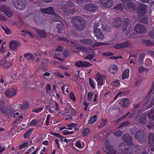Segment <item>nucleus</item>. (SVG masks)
Here are the masks:
<instances>
[{
    "mask_svg": "<svg viewBox=\"0 0 154 154\" xmlns=\"http://www.w3.org/2000/svg\"><path fill=\"white\" fill-rule=\"evenodd\" d=\"M20 107V105L7 103L5 104L2 101L0 102V112L6 115H11L12 113L15 114V110Z\"/></svg>",
    "mask_w": 154,
    "mask_h": 154,
    "instance_id": "f257e3e1",
    "label": "nucleus"
},
{
    "mask_svg": "<svg viewBox=\"0 0 154 154\" xmlns=\"http://www.w3.org/2000/svg\"><path fill=\"white\" fill-rule=\"evenodd\" d=\"M71 23L77 30H82L85 27V22L82 18L79 17H73Z\"/></svg>",
    "mask_w": 154,
    "mask_h": 154,
    "instance_id": "f03ea898",
    "label": "nucleus"
},
{
    "mask_svg": "<svg viewBox=\"0 0 154 154\" xmlns=\"http://www.w3.org/2000/svg\"><path fill=\"white\" fill-rule=\"evenodd\" d=\"M74 4L72 2H66L63 3L61 5V7L64 12L68 15L69 13L73 14L75 11L73 8Z\"/></svg>",
    "mask_w": 154,
    "mask_h": 154,
    "instance_id": "7ed1b4c3",
    "label": "nucleus"
},
{
    "mask_svg": "<svg viewBox=\"0 0 154 154\" xmlns=\"http://www.w3.org/2000/svg\"><path fill=\"white\" fill-rule=\"evenodd\" d=\"M119 147L121 151L118 152V154H133L131 150L128 147V145L124 142L119 144Z\"/></svg>",
    "mask_w": 154,
    "mask_h": 154,
    "instance_id": "20e7f679",
    "label": "nucleus"
},
{
    "mask_svg": "<svg viewBox=\"0 0 154 154\" xmlns=\"http://www.w3.org/2000/svg\"><path fill=\"white\" fill-rule=\"evenodd\" d=\"M13 3L15 7L20 10L24 9L26 7V0H17Z\"/></svg>",
    "mask_w": 154,
    "mask_h": 154,
    "instance_id": "39448f33",
    "label": "nucleus"
},
{
    "mask_svg": "<svg viewBox=\"0 0 154 154\" xmlns=\"http://www.w3.org/2000/svg\"><path fill=\"white\" fill-rule=\"evenodd\" d=\"M98 23L97 22H95L94 24V33L97 38L101 40H102L104 37L99 28H98Z\"/></svg>",
    "mask_w": 154,
    "mask_h": 154,
    "instance_id": "423d86ee",
    "label": "nucleus"
},
{
    "mask_svg": "<svg viewBox=\"0 0 154 154\" xmlns=\"http://www.w3.org/2000/svg\"><path fill=\"white\" fill-rule=\"evenodd\" d=\"M134 119L137 122L143 124L145 123L146 121V115L141 113H139Z\"/></svg>",
    "mask_w": 154,
    "mask_h": 154,
    "instance_id": "0eeeda50",
    "label": "nucleus"
},
{
    "mask_svg": "<svg viewBox=\"0 0 154 154\" xmlns=\"http://www.w3.org/2000/svg\"><path fill=\"white\" fill-rule=\"evenodd\" d=\"M105 152L108 154H115L116 151L114 149V147L110 145L107 140L105 142Z\"/></svg>",
    "mask_w": 154,
    "mask_h": 154,
    "instance_id": "6e6552de",
    "label": "nucleus"
},
{
    "mask_svg": "<svg viewBox=\"0 0 154 154\" xmlns=\"http://www.w3.org/2000/svg\"><path fill=\"white\" fill-rule=\"evenodd\" d=\"M0 10L9 17H11L13 15V12L10 10V8L8 6H0Z\"/></svg>",
    "mask_w": 154,
    "mask_h": 154,
    "instance_id": "1a4fd4ad",
    "label": "nucleus"
},
{
    "mask_svg": "<svg viewBox=\"0 0 154 154\" xmlns=\"http://www.w3.org/2000/svg\"><path fill=\"white\" fill-rule=\"evenodd\" d=\"M147 6L144 4H140L138 7V17L140 18L143 16L146 12Z\"/></svg>",
    "mask_w": 154,
    "mask_h": 154,
    "instance_id": "9d476101",
    "label": "nucleus"
},
{
    "mask_svg": "<svg viewBox=\"0 0 154 154\" xmlns=\"http://www.w3.org/2000/svg\"><path fill=\"white\" fill-rule=\"evenodd\" d=\"M135 137L140 142L145 141L146 139V136L143 131H137L135 135Z\"/></svg>",
    "mask_w": 154,
    "mask_h": 154,
    "instance_id": "9b49d317",
    "label": "nucleus"
},
{
    "mask_svg": "<svg viewBox=\"0 0 154 154\" xmlns=\"http://www.w3.org/2000/svg\"><path fill=\"white\" fill-rule=\"evenodd\" d=\"M134 30L138 33H142L146 32V29L143 25L138 24L136 25Z\"/></svg>",
    "mask_w": 154,
    "mask_h": 154,
    "instance_id": "f8f14e48",
    "label": "nucleus"
},
{
    "mask_svg": "<svg viewBox=\"0 0 154 154\" xmlns=\"http://www.w3.org/2000/svg\"><path fill=\"white\" fill-rule=\"evenodd\" d=\"M122 138L123 140L127 142L128 145L129 146L134 145L132 143V139L128 134H123L122 136Z\"/></svg>",
    "mask_w": 154,
    "mask_h": 154,
    "instance_id": "ddd939ff",
    "label": "nucleus"
},
{
    "mask_svg": "<svg viewBox=\"0 0 154 154\" xmlns=\"http://www.w3.org/2000/svg\"><path fill=\"white\" fill-rule=\"evenodd\" d=\"M75 65L79 67H87L91 66L92 64L86 61L83 62L82 60H78L75 63Z\"/></svg>",
    "mask_w": 154,
    "mask_h": 154,
    "instance_id": "4468645a",
    "label": "nucleus"
},
{
    "mask_svg": "<svg viewBox=\"0 0 154 154\" xmlns=\"http://www.w3.org/2000/svg\"><path fill=\"white\" fill-rule=\"evenodd\" d=\"M99 1L101 5L105 7H111L113 4L112 0H99Z\"/></svg>",
    "mask_w": 154,
    "mask_h": 154,
    "instance_id": "2eb2a0df",
    "label": "nucleus"
},
{
    "mask_svg": "<svg viewBox=\"0 0 154 154\" xmlns=\"http://www.w3.org/2000/svg\"><path fill=\"white\" fill-rule=\"evenodd\" d=\"M97 7L92 3H88L85 5V10L89 12H93L96 10Z\"/></svg>",
    "mask_w": 154,
    "mask_h": 154,
    "instance_id": "dca6fc26",
    "label": "nucleus"
},
{
    "mask_svg": "<svg viewBox=\"0 0 154 154\" xmlns=\"http://www.w3.org/2000/svg\"><path fill=\"white\" fill-rule=\"evenodd\" d=\"M20 45V43L16 41H11L9 43L10 48L13 51L16 50Z\"/></svg>",
    "mask_w": 154,
    "mask_h": 154,
    "instance_id": "f3484780",
    "label": "nucleus"
},
{
    "mask_svg": "<svg viewBox=\"0 0 154 154\" xmlns=\"http://www.w3.org/2000/svg\"><path fill=\"white\" fill-rule=\"evenodd\" d=\"M16 90L15 89H9L7 90L5 92L6 96L9 98H11L16 94Z\"/></svg>",
    "mask_w": 154,
    "mask_h": 154,
    "instance_id": "a211bd4d",
    "label": "nucleus"
},
{
    "mask_svg": "<svg viewBox=\"0 0 154 154\" xmlns=\"http://www.w3.org/2000/svg\"><path fill=\"white\" fill-rule=\"evenodd\" d=\"M7 59L6 58H3L0 61V65L3 66L4 68L7 69L11 66L12 64V62H7Z\"/></svg>",
    "mask_w": 154,
    "mask_h": 154,
    "instance_id": "6ab92c4d",
    "label": "nucleus"
},
{
    "mask_svg": "<svg viewBox=\"0 0 154 154\" xmlns=\"http://www.w3.org/2000/svg\"><path fill=\"white\" fill-rule=\"evenodd\" d=\"M40 11L44 13H46L48 14H52L54 13L55 12L54 9L50 7L46 8H42L40 9Z\"/></svg>",
    "mask_w": 154,
    "mask_h": 154,
    "instance_id": "aec40b11",
    "label": "nucleus"
},
{
    "mask_svg": "<svg viewBox=\"0 0 154 154\" xmlns=\"http://www.w3.org/2000/svg\"><path fill=\"white\" fill-rule=\"evenodd\" d=\"M96 81L98 85H102L103 84V80L105 79V76L99 73H98L96 75Z\"/></svg>",
    "mask_w": 154,
    "mask_h": 154,
    "instance_id": "412c9836",
    "label": "nucleus"
},
{
    "mask_svg": "<svg viewBox=\"0 0 154 154\" xmlns=\"http://www.w3.org/2000/svg\"><path fill=\"white\" fill-rule=\"evenodd\" d=\"M119 104L123 108H127L129 104V100L127 99H122L119 103Z\"/></svg>",
    "mask_w": 154,
    "mask_h": 154,
    "instance_id": "4be33fe9",
    "label": "nucleus"
},
{
    "mask_svg": "<svg viewBox=\"0 0 154 154\" xmlns=\"http://www.w3.org/2000/svg\"><path fill=\"white\" fill-rule=\"evenodd\" d=\"M148 141L149 145L150 146H152L154 145V134H150L148 135Z\"/></svg>",
    "mask_w": 154,
    "mask_h": 154,
    "instance_id": "5701e85b",
    "label": "nucleus"
},
{
    "mask_svg": "<svg viewBox=\"0 0 154 154\" xmlns=\"http://www.w3.org/2000/svg\"><path fill=\"white\" fill-rule=\"evenodd\" d=\"M36 32L37 35L40 37L46 38L47 36V34L44 31L38 29L36 30Z\"/></svg>",
    "mask_w": 154,
    "mask_h": 154,
    "instance_id": "b1692460",
    "label": "nucleus"
},
{
    "mask_svg": "<svg viewBox=\"0 0 154 154\" xmlns=\"http://www.w3.org/2000/svg\"><path fill=\"white\" fill-rule=\"evenodd\" d=\"M61 19V17L56 13L55 12L53 14L51 17V20L53 21H59Z\"/></svg>",
    "mask_w": 154,
    "mask_h": 154,
    "instance_id": "393cba45",
    "label": "nucleus"
},
{
    "mask_svg": "<svg viewBox=\"0 0 154 154\" xmlns=\"http://www.w3.org/2000/svg\"><path fill=\"white\" fill-rule=\"evenodd\" d=\"M80 42L81 43L86 45H91L94 43L93 41L88 38L81 40Z\"/></svg>",
    "mask_w": 154,
    "mask_h": 154,
    "instance_id": "a878e982",
    "label": "nucleus"
},
{
    "mask_svg": "<svg viewBox=\"0 0 154 154\" xmlns=\"http://www.w3.org/2000/svg\"><path fill=\"white\" fill-rule=\"evenodd\" d=\"M64 115H66V116H68L71 117L75 113V110L70 107L69 109H67Z\"/></svg>",
    "mask_w": 154,
    "mask_h": 154,
    "instance_id": "bb28decb",
    "label": "nucleus"
},
{
    "mask_svg": "<svg viewBox=\"0 0 154 154\" xmlns=\"http://www.w3.org/2000/svg\"><path fill=\"white\" fill-rule=\"evenodd\" d=\"M108 71L111 73L115 74L117 72V68L115 65H112L110 66Z\"/></svg>",
    "mask_w": 154,
    "mask_h": 154,
    "instance_id": "cd10ccee",
    "label": "nucleus"
},
{
    "mask_svg": "<svg viewBox=\"0 0 154 154\" xmlns=\"http://www.w3.org/2000/svg\"><path fill=\"white\" fill-rule=\"evenodd\" d=\"M121 2L123 5L124 7L127 10L128 9V5L129 4H130L129 0H121Z\"/></svg>",
    "mask_w": 154,
    "mask_h": 154,
    "instance_id": "c85d7f7f",
    "label": "nucleus"
},
{
    "mask_svg": "<svg viewBox=\"0 0 154 154\" xmlns=\"http://www.w3.org/2000/svg\"><path fill=\"white\" fill-rule=\"evenodd\" d=\"M129 69H128L125 70L123 73L122 76V79H125L128 78L129 76Z\"/></svg>",
    "mask_w": 154,
    "mask_h": 154,
    "instance_id": "c756f323",
    "label": "nucleus"
},
{
    "mask_svg": "<svg viewBox=\"0 0 154 154\" xmlns=\"http://www.w3.org/2000/svg\"><path fill=\"white\" fill-rule=\"evenodd\" d=\"M147 115L149 118L154 120V109H151L148 111Z\"/></svg>",
    "mask_w": 154,
    "mask_h": 154,
    "instance_id": "7c9ffc66",
    "label": "nucleus"
},
{
    "mask_svg": "<svg viewBox=\"0 0 154 154\" xmlns=\"http://www.w3.org/2000/svg\"><path fill=\"white\" fill-rule=\"evenodd\" d=\"M97 120V116H96L91 117L89 119L88 121V124H92L96 122Z\"/></svg>",
    "mask_w": 154,
    "mask_h": 154,
    "instance_id": "2f4dec72",
    "label": "nucleus"
},
{
    "mask_svg": "<svg viewBox=\"0 0 154 154\" xmlns=\"http://www.w3.org/2000/svg\"><path fill=\"white\" fill-rule=\"evenodd\" d=\"M128 115H129V116H128V118H130L132 117L134 115V113H131L130 112H128L126 115H125L122 118L119 119H118L117 121L119 122L122 119H124L127 117V116H128Z\"/></svg>",
    "mask_w": 154,
    "mask_h": 154,
    "instance_id": "473e14b6",
    "label": "nucleus"
},
{
    "mask_svg": "<svg viewBox=\"0 0 154 154\" xmlns=\"http://www.w3.org/2000/svg\"><path fill=\"white\" fill-rule=\"evenodd\" d=\"M24 57L25 58L28 60H33L34 59V57L32 54L30 53H27L24 55Z\"/></svg>",
    "mask_w": 154,
    "mask_h": 154,
    "instance_id": "72a5a7b5",
    "label": "nucleus"
},
{
    "mask_svg": "<svg viewBox=\"0 0 154 154\" xmlns=\"http://www.w3.org/2000/svg\"><path fill=\"white\" fill-rule=\"evenodd\" d=\"M122 23V20L119 18H116L114 22L115 26L117 27L120 26Z\"/></svg>",
    "mask_w": 154,
    "mask_h": 154,
    "instance_id": "f704fd0d",
    "label": "nucleus"
},
{
    "mask_svg": "<svg viewBox=\"0 0 154 154\" xmlns=\"http://www.w3.org/2000/svg\"><path fill=\"white\" fill-rule=\"evenodd\" d=\"M90 133V130L87 128H84L82 131V134L83 136H87Z\"/></svg>",
    "mask_w": 154,
    "mask_h": 154,
    "instance_id": "c9c22d12",
    "label": "nucleus"
},
{
    "mask_svg": "<svg viewBox=\"0 0 154 154\" xmlns=\"http://www.w3.org/2000/svg\"><path fill=\"white\" fill-rule=\"evenodd\" d=\"M130 4L128 5V11H129V10H131L133 11H134V9L135 8V5L134 4H133L132 3V2L130 0Z\"/></svg>",
    "mask_w": 154,
    "mask_h": 154,
    "instance_id": "e433bc0d",
    "label": "nucleus"
},
{
    "mask_svg": "<svg viewBox=\"0 0 154 154\" xmlns=\"http://www.w3.org/2000/svg\"><path fill=\"white\" fill-rule=\"evenodd\" d=\"M2 28L5 31L7 34H9L11 33V31L6 26L4 27L2 26Z\"/></svg>",
    "mask_w": 154,
    "mask_h": 154,
    "instance_id": "4c0bfd02",
    "label": "nucleus"
},
{
    "mask_svg": "<svg viewBox=\"0 0 154 154\" xmlns=\"http://www.w3.org/2000/svg\"><path fill=\"white\" fill-rule=\"evenodd\" d=\"M23 117L22 116H19L17 119L14 121L13 123L14 124L17 123L18 124L20 122H21L22 120Z\"/></svg>",
    "mask_w": 154,
    "mask_h": 154,
    "instance_id": "58836bf2",
    "label": "nucleus"
},
{
    "mask_svg": "<svg viewBox=\"0 0 154 154\" xmlns=\"http://www.w3.org/2000/svg\"><path fill=\"white\" fill-rule=\"evenodd\" d=\"M45 109L48 110L51 113H53L54 110V107L52 106L49 107V106H47L46 107Z\"/></svg>",
    "mask_w": 154,
    "mask_h": 154,
    "instance_id": "ea45409f",
    "label": "nucleus"
},
{
    "mask_svg": "<svg viewBox=\"0 0 154 154\" xmlns=\"http://www.w3.org/2000/svg\"><path fill=\"white\" fill-rule=\"evenodd\" d=\"M57 29L58 32L59 33H62V31L63 29V27L62 25L60 24H58L56 27Z\"/></svg>",
    "mask_w": 154,
    "mask_h": 154,
    "instance_id": "a19ab883",
    "label": "nucleus"
},
{
    "mask_svg": "<svg viewBox=\"0 0 154 154\" xmlns=\"http://www.w3.org/2000/svg\"><path fill=\"white\" fill-rule=\"evenodd\" d=\"M108 44H106L104 43H102V42H99V43H97L96 42L92 46L93 47H95L97 46H101L102 45H108Z\"/></svg>",
    "mask_w": 154,
    "mask_h": 154,
    "instance_id": "79ce46f5",
    "label": "nucleus"
},
{
    "mask_svg": "<svg viewBox=\"0 0 154 154\" xmlns=\"http://www.w3.org/2000/svg\"><path fill=\"white\" fill-rule=\"evenodd\" d=\"M144 43L146 46H149L153 45V42L150 40H144Z\"/></svg>",
    "mask_w": 154,
    "mask_h": 154,
    "instance_id": "37998d69",
    "label": "nucleus"
},
{
    "mask_svg": "<svg viewBox=\"0 0 154 154\" xmlns=\"http://www.w3.org/2000/svg\"><path fill=\"white\" fill-rule=\"evenodd\" d=\"M43 109V107H40L37 108H35L33 109L32 112H35L36 113H38L41 112Z\"/></svg>",
    "mask_w": 154,
    "mask_h": 154,
    "instance_id": "c03bdc74",
    "label": "nucleus"
},
{
    "mask_svg": "<svg viewBox=\"0 0 154 154\" xmlns=\"http://www.w3.org/2000/svg\"><path fill=\"white\" fill-rule=\"evenodd\" d=\"M94 54H89L86 56L85 57V59L86 60H91L94 57Z\"/></svg>",
    "mask_w": 154,
    "mask_h": 154,
    "instance_id": "a18cd8bd",
    "label": "nucleus"
},
{
    "mask_svg": "<svg viewBox=\"0 0 154 154\" xmlns=\"http://www.w3.org/2000/svg\"><path fill=\"white\" fill-rule=\"evenodd\" d=\"M61 89L63 92V93L64 94H66L65 92V91L66 92V93H68V88L65 85H63L61 87Z\"/></svg>",
    "mask_w": 154,
    "mask_h": 154,
    "instance_id": "49530a36",
    "label": "nucleus"
},
{
    "mask_svg": "<svg viewBox=\"0 0 154 154\" xmlns=\"http://www.w3.org/2000/svg\"><path fill=\"white\" fill-rule=\"evenodd\" d=\"M122 134V131L120 130H118L115 131L114 133V134L116 136L120 137Z\"/></svg>",
    "mask_w": 154,
    "mask_h": 154,
    "instance_id": "de8ad7c7",
    "label": "nucleus"
},
{
    "mask_svg": "<svg viewBox=\"0 0 154 154\" xmlns=\"http://www.w3.org/2000/svg\"><path fill=\"white\" fill-rule=\"evenodd\" d=\"M29 104L27 103H23V105H20V107L23 109H24L28 107Z\"/></svg>",
    "mask_w": 154,
    "mask_h": 154,
    "instance_id": "09e8293b",
    "label": "nucleus"
},
{
    "mask_svg": "<svg viewBox=\"0 0 154 154\" xmlns=\"http://www.w3.org/2000/svg\"><path fill=\"white\" fill-rule=\"evenodd\" d=\"M107 120H106L103 119L102 121L101 122L99 128H102L107 123Z\"/></svg>",
    "mask_w": 154,
    "mask_h": 154,
    "instance_id": "8fccbe9b",
    "label": "nucleus"
},
{
    "mask_svg": "<svg viewBox=\"0 0 154 154\" xmlns=\"http://www.w3.org/2000/svg\"><path fill=\"white\" fill-rule=\"evenodd\" d=\"M54 74L57 77L63 78L64 77V75L61 74L59 72H56L54 73Z\"/></svg>",
    "mask_w": 154,
    "mask_h": 154,
    "instance_id": "3c124183",
    "label": "nucleus"
},
{
    "mask_svg": "<svg viewBox=\"0 0 154 154\" xmlns=\"http://www.w3.org/2000/svg\"><path fill=\"white\" fill-rule=\"evenodd\" d=\"M38 122V121H37L36 119H33L31 122L30 123V125L31 126L33 125L37 124Z\"/></svg>",
    "mask_w": 154,
    "mask_h": 154,
    "instance_id": "603ef678",
    "label": "nucleus"
},
{
    "mask_svg": "<svg viewBox=\"0 0 154 154\" xmlns=\"http://www.w3.org/2000/svg\"><path fill=\"white\" fill-rule=\"evenodd\" d=\"M6 46V44L5 42H3L2 44V46L0 49V52H3Z\"/></svg>",
    "mask_w": 154,
    "mask_h": 154,
    "instance_id": "864d4df0",
    "label": "nucleus"
},
{
    "mask_svg": "<svg viewBox=\"0 0 154 154\" xmlns=\"http://www.w3.org/2000/svg\"><path fill=\"white\" fill-rule=\"evenodd\" d=\"M115 8L116 10L119 9L121 10H122L123 9L122 5L121 3H119L115 7Z\"/></svg>",
    "mask_w": 154,
    "mask_h": 154,
    "instance_id": "5fc2aeb1",
    "label": "nucleus"
},
{
    "mask_svg": "<svg viewBox=\"0 0 154 154\" xmlns=\"http://www.w3.org/2000/svg\"><path fill=\"white\" fill-rule=\"evenodd\" d=\"M141 16L140 18L139 17V18H140V19H141ZM142 20L141 21L142 22H143V23H145V24L146 23H147V18H146V16H144L143 17H142Z\"/></svg>",
    "mask_w": 154,
    "mask_h": 154,
    "instance_id": "6e6d98bb",
    "label": "nucleus"
},
{
    "mask_svg": "<svg viewBox=\"0 0 154 154\" xmlns=\"http://www.w3.org/2000/svg\"><path fill=\"white\" fill-rule=\"evenodd\" d=\"M129 124V122L128 121H126L122 123L120 126L119 127V128L124 127L126 125H128Z\"/></svg>",
    "mask_w": 154,
    "mask_h": 154,
    "instance_id": "4d7b16f0",
    "label": "nucleus"
},
{
    "mask_svg": "<svg viewBox=\"0 0 154 154\" xmlns=\"http://www.w3.org/2000/svg\"><path fill=\"white\" fill-rule=\"evenodd\" d=\"M130 43L129 42H127L122 44V48L127 47L129 46Z\"/></svg>",
    "mask_w": 154,
    "mask_h": 154,
    "instance_id": "13d9d810",
    "label": "nucleus"
},
{
    "mask_svg": "<svg viewBox=\"0 0 154 154\" xmlns=\"http://www.w3.org/2000/svg\"><path fill=\"white\" fill-rule=\"evenodd\" d=\"M58 39L59 40H63L67 43H68L69 42V40H68L64 37H59L58 38Z\"/></svg>",
    "mask_w": 154,
    "mask_h": 154,
    "instance_id": "bf43d9fd",
    "label": "nucleus"
},
{
    "mask_svg": "<svg viewBox=\"0 0 154 154\" xmlns=\"http://www.w3.org/2000/svg\"><path fill=\"white\" fill-rule=\"evenodd\" d=\"M51 90V86L49 84H47L46 87V91L48 92Z\"/></svg>",
    "mask_w": 154,
    "mask_h": 154,
    "instance_id": "052dcab7",
    "label": "nucleus"
},
{
    "mask_svg": "<svg viewBox=\"0 0 154 154\" xmlns=\"http://www.w3.org/2000/svg\"><path fill=\"white\" fill-rule=\"evenodd\" d=\"M51 118V116L50 115H48L46 120V125L48 126L49 125V121L50 120Z\"/></svg>",
    "mask_w": 154,
    "mask_h": 154,
    "instance_id": "680f3d73",
    "label": "nucleus"
},
{
    "mask_svg": "<svg viewBox=\"0 0 154 154\" xmlns=\"http://www.w3.org/2000/svg\"><path fill=\"white\" fill-rule=\"evenodd\" d=\"M31 134V131L26 132L24 135V138H28L30 136Z\"/></svg>",
    "mask_w": 154,
    "mask_h": 154,
    "instance_id": "e2e57ef3",
    "label": "nucleus"
},
{
    "mask_svg": "<svg viewBox=\"0 0 154 154\" xmlns=\"http://www.w3.org/2000/svg\"><path fill=\"white\" fill-rule=\"evenodd\" d=\"M119 81H116L112 83V85L113 86H116L119 85Z\"/></svg>",
    "mask_w": 154,
    "mask_h": 154,
    "instance_id": "0e129e2a",
    "label": "nucleus"
},
{
    "mask_svg": "<svg viewBox=\"0 0 154 154\" xmlns=\"http://www.w3.org/2000/svg\"><path fill=\"white\" fill-rule=\"evenodd\" d=\"M92 94L91 93H88V100H89L91 101L92 99Z\"/></svg>",
    "mask_w": 154,
    "mask_h": 154,
    "instance_id": "69168bd1",
    "label": "nucleus"
},
{
    "mask_svg": "<svg viewBox=\"0 0 154 154\" xmlns=\"http://www.w3.org/2000/svg\"><path fill=\"white\" fill-rule=\"evenodd\" d=\"M89 82L91 86L92 87V88H94V85L91 79L89 78Z\"/></svg>",
    "mask_w": 154,
    "mask_h": 154,
    "instance_id": "338daca9",
    "label": "nucleus"
},
{
    "mask_svg": "<svg viewBox=\"0 0 154 154\" xmlns=\"http://www.w3.org/2000/svg\"><path fill=\"white\" fill-rule=\"evenodd\" d=\"M69 97L71 99L73 100L74 101V93L73 92H71L69 95Z\"/></svg>",
    "mask_w": 154,
    "mask_h": 154,
    "instance_id": "774afa93",
    "label": "nucleus"
}]
</instances>
